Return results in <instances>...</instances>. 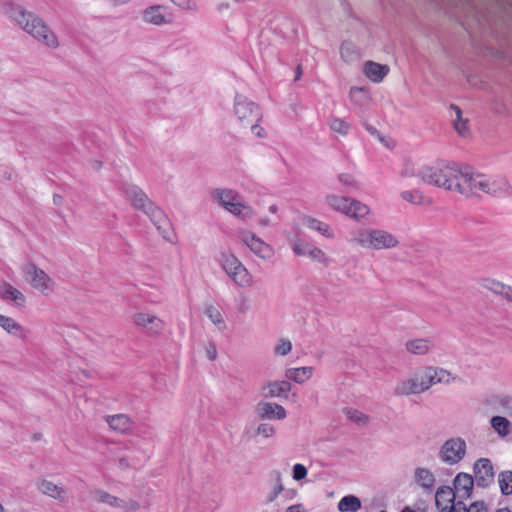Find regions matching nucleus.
<instances>
[{
  "instance_id": "nucleus-17",
  "label": "nucleus",
  "mask_w": 512,
  "mask_h": 512,
  "mask_svg": "<svg viewBox=\"0 0 512 512\" xmlns=\"http://www.w3.org/2000/svg\"><path fill=\"white\" fill-rule=\"evenodd\" d=\"M256 413L261 419L282 420L286 417V410L283 406L264 401H261L257 404Z\"/></svg>"
},
{
  "instance_id": "nucleus-40",
  "label": "nucleus",
  "mask_w": 512,
  "mask_h": 512,
  "mask_svg": "<svg viewBox=\"0 0 512 512\" xmlns=\"http://www.w3.org/2000/svg\"><path fill=\"white\" fill-rule=\"evenodd\" d=\"M340 55L343 60L352 61L357 56L354 45L348 41L343 42L340 47Z\"/></svg>"
},
{
  "instance_id": "nucleus-26",
  "label": "nucleus",
  "mask_w": 512,
  "mask_h": 512,
  "mask_svg": "<svg viewBox=\"0 0 512 512\" xmlns=\"http://www.w3.org/2000/svg\"><path fill=\"white\" fill-rule=\"evenodd\" d=\"M106 421L111 429L119 433H126L132 429V421L126 414L107 416Z\"/></svg>"
},
{
  "instance_id": "nucleus-30",
  "label": "nucleus",
  "mask_w": 512,
  "mask_h": 512,
  "mask_svg": "<svg viewBox=\"0 0 512 512\" xmlns=\"http://www.w3.org/2000/svg\"><path fill=\"white\" fill-rule=\"evenodd\" d=\"M312 367H299V368H289L285 372V376L287 379L295 381L296 383H304L312 376Z\"/></svg>"
},
{
  "instance_id": "nucleus-53",
  "label": "nucleus",
  "mask_w": 512,
  "mask_h": 512,
  "mask_svg": "<svg viewBox=\"0 0 512 512\" xmlns=\"http://www.w3.org/2000/svg\"><path fill=\"white\" fill-rule=\"evenodd\" d=\"M365 129L373 136H376L381 142H384V138L380 135L379 131L372 125L365 123Z\"/></svg>"
},
{
  "instance_id": "nucleus-56",
  "label": "nucleus",
  "mask_w": 512,
  "mask_h": 512,
  "mask_svg": "<svg viewBox=\"0 0 512 512\" xmlns=\"http://www.w3.org/2000/svg\"><path fill=\"white\" fill-rule=\"evenodd\" d=\"M286 512H304L302 504L291 505L286 509Z\"/></svg>"
},
{
  "instance_id": "nucleus-37",
  "label": "nucleus",
  "mask_w": 512,
  "mask_h": 512,
  "mask_svg": "<svg viewBox=\"0 0 512 512\" xmlns=\"http://www.w3.org/2000/svg\"><path fill=\"white\" fill-rule=\"evenodd\" d=\"M498 483L503 495L512 494V471H502L498 475Z\"/></svg>"
},
{
  "instance_id": "nucleus-6",
  "label": "nucleus",
  "mask_w": 512,
  "mask_h": 512,
  "mask_svg": "<svg viewBox=\"0 0 512 512\" xmlns=\"http://www.w3.org/2000/svg\"><path fill=\"white\" fill-rule=\"evenodd\" d=\"M326 203L332 209L342 212L354 219H361L365 217L370 211L366 204L357 200H350L344 196L328 195L326 197Z\"/></svg>"
},
{
  "instance_id": "nucleus-49",
  "label": "nucleus",
  "mask_w": 512,
  "mask_h": 512,
  "mask_svg": "<svg viewBox=\"0 0 512 512\" xmlns=\"http://www.w3.org/2000/svg\"><path fill=\"white\" fill-rule=\"evenodd\" d=\"M274 433V427L267 423H262L257 428V434L263 435L264 437H271L272 435H274Z\"/></svg>"
},
{
  "instance_id": "nucleus-28",
  "label": "nucleus",
  "mask_w": 512,
  "mask_h": 512,
  "mask_svg": "<svg viewBox=\"0 0 512 512\" xmlns=\"http://www.w3.org/2000/svg\"><path fill=\"white\" fill-rule=\"evenodd\" d=\"M303 224L311 229V230H315L317 231L319 234H321L322 236L328 238V239H331V238H334V232L333 230L331 229V227L325 223V222H322L316 218H313V217H309V216H306L303 218Z\"/></svg>"
},
{
  "instance_id": "nucleus-52",
  "label": "nucleus",
  "mask_w": 512,
  "mask_h": 512,
  "mask_svg": "<svg viewBox=\"0 0 512 512\" xmlns=\"http://www.w3.org/2000/svg\"><path fill=\"white\" fill-rule=\"evenodd\" d=\"M338 179H339L340 183H342L345 186H353V184H354V179L350 174H346V173L340 174L338 176Z\"/></svg>"
},
{
  "instance_id": "nucleus-55",
  "label": "nucleus",
  "mask_w": 512,
  "mask_h": 512,
  "mask_svg": "<svg viewBox=\"0 0 512 512\" xmlns=\"http://www.w3.org/2000/svg\"><path fill=\"white\" fill-rule=\"evenodd\" d=\"M118 467L121 469H127L130 467L129 461L126 457H120L118 459Z\"/></svg>"
},
{
  "instance_id": "nucleus-24",
  "label": "nucleus",
  "mask_w": 512,
  "mask_h": 512,
  "mask_svg": "<svg viewBox=\"0 0 512 512\" xmlns=\"http://www.w3.org/2000/svg\"><path fill=\"white\" fill-rule=\"evenodd\" d=\"M0 327L7 333L25 340L27 331L16 320L11 317L0 314Z\"/></svg>"
},
{
  "instance_id": "nucleus-7",
  "label": "nucleus",
  "mask_w": 512,
  "mask_h": 512,
  "mask_svg": "<svg viewBox=\"0 0 512 512\" xmlns=\"http://www.w3.org/2000/svg\"><path fill=\"white\" fill-rule=\"evenodd\" d=\"M22 272L31 286L43 295L47 296L53 292L54 281L43 269L37 267L34 263L29 262L23 265Z\"/></svg>"
},
{
  "instance_id": "nucleus-34",
  "label": "nucleus",
  "mask_w": 512,
  "mask_h": 512,
  "mask_svg": "<svg viewBox=\"0 0 512 512\" xmlns=\"http://www.w3.org/2000/svg\"><path fill=\"white\" fill-rule=\"evenodd\" d=\"M450 108L455 112V119L453 120L455 130L459 135L463 137L467 136L469 134L467 120L462 119L461 109L453 104L450 106Z\"/></svg>"
},
{
  "instance_id": "nucleus-19",
  "label": "nucleus",
  "mask_w": 512,
  "mask_h": 512,
  "mask_svg": "<svg viewBox=\"0 0 512 512\" xmlns=\"http://www.w3.org/2000/svg\"><path fill=\"white\" fill-rule=\"evenodd\" d=\"M427 390V386L423 385L421 375H416L413 378L399 383L395 388V395L407 396L411 394H419Z\"/></svg>"
},
{
  "instance_id": "nucleus-32",
  "label": "nucleus",
  "mask_w": 512,
  "mask_h": 512,
  "mask_svg": "<svg viewBox=\"0 0 512 512\" xmlns=\"http://www.w3.org/2000/svg\"><path fill=\"white\" fill-rule=\"evenodd\" d=\"M490 423L500 437H506L511 433L512 424L506 417L493 416Z\"/></svg>"
},
{
  "instance_id": "nucleus-13",
  "label": "nucleus",
  "mask_w": 512,
  "mask_h": 512,
  "mask_svg": "<svg viewBox=\"0 0 512 512\" xmlns=\"http://www.w3.org/2000/svg\"><path fill=\"white\" fill-rule=\"evenodd\" d=\"M292 250L296 256H308L312 260L322 263L325 266H328L330 262L323 250L302 239H296L293 242Z\"/></svg>"
},
{
  "instance_id": "nucleus-38",
  "label": "nucleus",
  "mask_w": 512,
  "mask_h": 512,
  "mask_svg": "<svg viewBox=\"0 0 512 512\" xmlns=\"http://www.w3.org/2000/svg\"><path fill=\"white\" fill-rule=\"evenodd\" d=\"M481 285L485 289H488V290L492 291L493 293L500 294V295H502L503 290H505V288L507 286V285L503 284L502 282H499L494 279H489V278L483 279Z\"/></svg>"
},
{
  "instance_id": "nucleus-43",
  "label": "nucleus",
  "mask_w": 512,
  "mask_h": 512,
  "mask_svg": "<svg viewBox=\"0 0 512 512\" xmlns=\"http://www.w3.org/2000/svg\"><path fill=\"white\" fill-rule=\"evenodd\" d=\"M292 350V343L288 339H281L274 348V353L279 356H285Z\"/></svg>"
},
{
  "instance_id": "nucleus-61",
  "label": "nucleus",
  "mask_w": 512,
  "mask_h": 512,
  "mask_svg": "<svg viewBox=\"0 0 512 512\" xmlns=\"http://www.w3.org/2000/svg\"><path fill=\"white\" fill-rule=\"evenodd\" d=\"M111 3L115 5H124L129 3L131 0H109Z\"/></svg>"
},
{
  "instance_id": "nucleus-1",
  "label": "nucleus",
  "mask_w": 512,
  "mask_h": 512,
  "mask_svg": "<svg viewBox=\"0 0 512 512\" xmlns=\"http://www.w3.org/2000/svg\"><path fill=\"white\" fill-rule=\"evenodd\" d=\"M417 176L426 184L456 191L465 196L485 193L493 197H507L512 191L506 178L473 173L468 166L457 162L423 167L418 171Z\"/></svg>"
},
{
  "instance_id": "nucleus-29",
  "label": "nucleus",
  "mask_w": 512,
  "mask_h": 512,
  "mask_svg": "<svg viewBox=\"0 0 512 512\" xmlns=\"http://www.w3.org/2000/svg\"><path fill=\"white\" fill-rule=\"evenodd\" d=\"M226 210L243 221L251 219L254 215L252 208L243 203L241 198L229 207H226Z\"/></svg>"
},
{
  "instance_id": "nucleus-21",
  "label": "nucleus",
  "mask_w": 512,
  "mask_h": 512,
  "mask_svg": "<svg viewBox=\"0 0 512 512\" xmlns=\"http://www.w3.org/2000/svg\"><path fill=\"white\" fill-rule=\"evenodd\" d=\"M363 73L372 82L379 83L389 73V67L373 61H367L364 65Z\"/></svg>"
},
{
  "instance_id": "nucleus-47",
  "label": "nucleus",
  "mask_w": 512,
  "mask_h": 512,
  "mask_svg": "<svg viewBox=\"0 0 512 512\" xmlns=\"http://www.w3.org/2000/svg\"><path fill=\"white\" fill-rule=\"evenodd\" d=\"M181 9L195 11L197 9V0H171Z\"/></svg>"
},
{
  "instance_id": "nucleus-33",
  "label": "nucleus",
  "mask_w": 512,
  "mask_h": 512,
  "mask_svg": "<svg viewBox=\"0 0 512 512\" xmlns=\"http://www.w3.org/2000/svg\"><path fill=\"white\" fill-rule=\"evenodd\" d=\"M408 352L414 355H425L430 350V341L428 339H414L406 343Z\"/></svg>"
},
{
  "instance_id": "nucleus-42",
  "label": "nucleus",
  "mask_w": 512,
  "mask_h": 512,
  "mask_svg": "<svg viewBox=\"0 0 512 512\" xmlns=\"http://www.w3.org/2000/svg\"><path fill=\"white\" fill-rule=\"evenodd\" d=\"M495 401L502 407L505 413L512 417V396L501 395L496 397Z\"/></svg>"
},
{
  "instance_id": "nucleus-58",
  "label": "nucleus",
  "mask_w": 512,
  "mask_h": 512,
  "mask_svg": "<svg viewBox=\"0 0 512 512\" xmlns=\"http://www.w3.org/2000/svg\"><path fill=\"white\" fill-rule=\"evenodd\" d=\"M296 494H297L296 490H293V489L287 490L285 492V497H286V499L291 500V499H293L296 496Z\"/></svg>"
},
{
  "instance_id": "nucleus-39",
  "label": "nucleus",
  "mask_w": 512,
  "mask_h": 512,
  "mask_svg": "<svg viewBox=\"0 0 512 512\" xmlns=\"http://www.w3.org/2000/svg\"><path fill=\"white\" fill-rule=\"evenodd\" d=\"M329 126L332 131L341 135H347L350 129V125L340 118H333Z\"/></svg>"
},
{
  "instance_id": "nucleus-8",
  "label": "nucleus",
  "mask_w": 512,
  "mask_h": 512,
  "mask_svg": "<svg viewBox=\"0 0 512 512\" xmlns=\"http://www.w3.org/2000/svg\"><path fill=\"white\" fill-rule=\"evenodd\" d=\"M467 454V444L461 437H454L446 440L440 447L438 457L448 465L460 463Z\"/></svg>"
},
{
  "instance_id": "nucleus-16",
  "label": "nucleus",
  "mask_w": 512,
  "mask_h": 512,
  "mask_svg": "<svg viewBox=\"0 0 512 512\" xmlns=\"http://www.w3.org/2000/svg\"><path fill=\"white\" fill-rule=\"evenodd\" d=\"M133 320L137 326L146 329L148 332L152 334H158L164 328L163 321L156 317L155 315L149 313H136L133 317Z\"/></svg>"
},
{
  "instance_id": "nucleus-51",
  "label": "nucleus",
  "mask_w": 512,
  "mask_h": 512,
  "mask_svg": "<svg viewBox=\"0 0 512 512\" xmlns=\"http://www.w3.org/2000/svg\"><path fill=\"white\" fill-rule=\"evenodd\" d=\"M257 123L258 122H254V123L250 124L252 133L258 138H265L266 132H265L264 128L259 126Z\"/></svg>"
},
{
  "instance_id": "nucleus-60",
  "label": "nucleus",
  "mask_w": 512,
  "mask_h": 512,
  "mask_svg": "<svg viewBox=\"0 0 512 512\" xmlns=\"http://www.w3.org/2000/svg\"><path fill=\"white\" fill-rule=\"evenodd\" d=\"M53 202L55 205H60L62 203V197L58 194H54Z\"/></svg>"
},
{
  "instance_id": "nucleus-22",
  "label": "nucleus",
  "mask_w": 512,
  "mask_h": 512,
  "mask_svg": "<svg viewBox=\"0 0 512 512\" xmlns=\"http://www.w3.org/2000/svg\"><path fill=\"white\" fill-rule=\"evenodd\" d=\"M0 298L11 300L19 307H23L26 303L25 295L7 282L0 285Z\"/></svg>"
},
{
  "instance_id": "nucleus-36",
  "label": "nucleus",
  "mask_w": 512,
  "mask_h": 512,
  "mask_svg": "<svg viewBox=\"0 0 512 512\" xmlns=\"http://www.w3.org/2000/svg\"><path fill=\"white\" fill-rule=\"evenodd\" d=\"M39 489L43 494L53 497L55 499H61V494L64 492V490L61 487L47 480H42L40 482Z\"/></svg>"
},
{
  "instance_id": "nucleus-54",
  "label": "nucleus",
  "mask_w": 512,
  "mask_h": 512,
  "mask_svg": "<svg viewBox=\"0 0 512 512\" xmlns=\"http://www.w3.org/2000/svg\"><path fill=\"white\" fill-rule=\"evenodd\" d=\"M365 93V90L364 88H359V87H352L350 89V97L352 100H355L356 99V96L358 94H364Z\"/></svg>"
},
{
  "instance_id": "nucleus-41",
  "label": "nucleus",
  "mask_w": 512,
  "mask_h": 512,
  "mask_svg": "<svg viewBox=\"0 0 512 512\" xmlns=\"http://www.w3.org/2000/svg\"><path fill=\"white\" fill-rule=\"evenodd\" d=\"M401 197L412 204H421L423 202V195L418 190L403 191Z\"/></svg>"
},
{
  "instance_id": "nucleus-23",
  "label": "nucleus",
  "mask_w": 512,
  "mask_h": 512,
  "mask_svg": "<svg viewBox=\"0 0 512 512\" xmlns=\"http://www.w3.org/2000/svg\"><path fill=\"white\" fill-rule=\"evenodd\" d=\"M450 374L443 370V369H440L439 371L433 369V368H427L423 374H421V378H422V381H423V385L427 386V390L434 384L436 383H440V382H446V383H449L450 382Z\"/></svg>"
},
{
  "instance_id": "nucleus-18",
  "label": "nucleus",
  "mask_w": 512,
  "mask_h": 512,
  "mask_svg": "<svg viewBox=\"0 0 512 512\" xmlns=\"http://www.w3.org/2000/svg\"><path fill=\"white\" fill-rule=\"evenodd\" d=\"M458 498L452 487L443 485L438 487L435 493V505L440 512H447L449 506L454 505Z\"/></svg>"
},
{
  "instance_id": "nucleus-57",
  "label": "nucleus",
  "mask_w": 512,
  "mask_h": 512,
  "mask_svg": "<svg viewBox=\"0 0 512 512\" xmlns=\"http://www.w3.org/2000/svg\"><path fill=\"white\" fill-rule=\"evenodd\" d=\"M502 296H504L508 301L512 302V287L507 285L505 290H503Z\"/></svg>"
},
{
  "instance_id": "nucleus-14",
  "label": "nucleus",
  "mask_w": 512,
  "mask_h": 512,
  "mask_svg": "<svg viewBox=\"0 0 512 512\" xmlns=\"http://www.w3.org/2000/svg\"><path fill=\"white\" fill-rule=\"evenodd\" d=\"M168 7L163 5H152L144 9L141 13L142 20L146 24L162 26L171 23V15L168 14Z\"/></svg>"
},
{
  "instance_id": "nucleus-63",
  "label": "nucleus",
  "mask_w": 512,
  "mask_h": 512,
  "mask_svg": "<svg viewBox=\"0 0 512 512\" xmlns=\"http://www.w3.org/2000/svg\"><path fill=\"white\" fill-rule=\"evenodd\" d=\"M278 211L277 205L273 204L269 207V212L276 213Z\"/></svg>"
},
{
  "instance_id": "nucleus-35",
  "label": "nucleus",
  "mask_w": 512,
  "mask_h": 512,
  "mask_svg": "<svg viewBox=\"0 0 512 512\" xmlns=\"http://www.w3.org/2000/svg\"><path fill=\"white\" fill-rule=\"evenodd\" d=\"M205 314L211 320V322L218 328V330L223 331L226 328L225 321L218 308H216L213 305H209L205 309Z\"/></svg>"
},
{
  "instance_id": "nucleus-48",
  "label": "nucleus",
  "mask_w": 512,
  "mask_h": 512,
  "mask_svg": "<svg viewBox=\"0 0 512 512\" xmlns=\"http://www.w3.org/2000/svg\"><path fill=\"white\" fill-rule=\"evenodd\" d=\"M307 475V469L302 464H295L293 466V478L297 481L304 479Z\"/></svg>"
},
{
  "instance_id": "nucleus-64",
  "label": "nucleus",
  "mask_w": 512,
  "mask_h": 512,
  "mask_svg": "<svg viewBox=\"0 0 512 512\" xmlns=\"http://www.w3.org/2000/svg\"><path fill=\"white\" fill-rule=\"evenodd\" d=\"M401 512H416V511L407 506V507H404Z\"/></svg>"
},
{
  "instance_id": "nucleus-50",
  "label": "nucleus",
  "mask_w": 512,
  "mask_h": 512,
  "mask_svg": "<svg viewBox=\"0 0 512 512\" xmlns=\"http://www.w3.org/2000/svg\"><path fill=\"white\" fill-rule=\"evenodd\" d=\"M206 356L210 361H214L217 358V348L213 342H209L205 347Z\"/></svg>"
},
{
  "instance_id": "nucleus-12",
  "label": "nucleus",
  "mask_w": 512,
  "mask_h": 512,
  "mask_svg": "<svg viewBox=\"0 0 512 512\" xmlns=\"http://www.w3.org/2000/svg\"><path fill=\"white\" fill-rule=\"evenodd\" d=\"M473 478L478 487L487 488L494 483L495 471L488 458H479L473 465Z\"/></svg>"
},
{
  "instance_id": "nucleus-9",
  "label": "nucleus",
  "mask_w": 512,
  "mask_h": 512,
  "mask_svg": "<svg viewBox=\"0 0 512 512\" xmlns=\"http://www.w3.org/2000/svg\"><path fill=\"white\" fill-rule=\"evenodd\" d=\"M234 113L239 122L244 126H248L254 122H259L262 118L260 107L241 94H237L235 96Z\"/></svg>"
},
{
  "instance_id": "nucleus-20",
  "label": "nucleus",
  "mask_w": 512,
  "mask_h": 512,
  "mask_svg": "<svg viewBox=\"0 0 512 512\" xmlns=\"http://www.w3.org/2000/svg\"><path fill=\"white\" fill-rule=\"evenodd\" d=\"M291 384L288 381H272L266 383L262 387V395L265 398H273V397H284L287 398L288 392L291 390Z\"/></svg>"
},
{
  "instance_id": "nucleus-10",
  "label": "nucleus",
  "mask_w": 512,
  "mask_h": 512,
  "mask_svg": "<svg viewBox=\"0 0 512 512\" xmlns=\"http://www.w3.org/2000/svg\"><path fill=\"white\" fill-rule=\"evenodd\" d=\"M241 243L247 246L255 255L262 259H269L273 255L272 247L261 238L248 230H240L237 233Z\"/></svg>"
},
{
  "instance_id": "nucleus-5",
  "label": "nucleus",
  "mask_w": 512,
  "mask_h": 512,
  "mask_svg": "<svg viewBox=\"0 0 512 512\" xmlns=\"http://www.w3.org/2000/svg\"><path fill=\"white\" fill-rule=\"evenodd\" d=\"M219 263L236 285L243 288L252 285V275L234 254L222 252Z\"/></svg>"
},
{
  "instance_id": "nucleus-15",
  "label": "nucleus",
  "mask_w": 512,
  "mask_h": 512,
  "mask_svg": "<svg viewBox=\"0 0 512 512\" xmlns=\"http://www.w3.org/2000/svg\"><path fill=\"white\" fill-rule=\"evenodd\" d=\"M474 478L471 474L460 472L453 480V490L458 500L467 499L472 496Z\"/></svg>"
},
{
  "instance_id": "nucleus-3",
  "label": "nucleus",
  "mask_w": 512,
  "mask_h": 512,
  "mask_svg": "<svg viewBox=\"0 0 512 512\" xmlns=\"http://www.w3.org/2000/svg\"><path fill=\"white\" fill-rule=\"evenodd\" d=\"M125 194L131 200L134 208L143 211L150 218L163 238L170 240V222L164 211L156 206L146 193L137 186H128Z\"/></svg>"
},
{
  "instance_id": "nucleus-11",
  "label": "nucleus",
  "mask_w": 512,
  "mask_h": 512,
  "mask_svg": "<svg viewBox=\"0 0 512 512\" xmlns=\"http://www.w3.org/2000/svg\"><path fill=\"white\" fill-rule=\"evenodd\" d=\"M95 500L106 504L122 512H134L140 508V504L131 498H119L104 490H97L94 494Z\"/></svg>"
},
{
  "instance_id": "nucleus-62",
  "label": "nucleus",
  "mask_w": 512,
  "mask_h": 512,
  "mask_svg": "<svg viewBox=\"0 0 512 512\" xmlns=\"http://www.w3.org/2000/svg\"><path fill=\"white\" fill-rule=\"evenodd\" d=\"M301 74H302L301 67H300V66H298V67H297V71H296V76H295V79H294V80H295V81H298V80L300 79V77H301Z\"/></svg>"
},
{
  "instance_id": "nucleus-46",
  "label": "nucleus",
  "mask_w": 512,
  "mask_h": 512,
  "mask_svg": "<svg viewBox=\"0 0 512 512\" xmlns=\"http://www.w3.org/2000/svg\"><path fill=\"white\" fill-rule=\"evenodd\" d=\"M466 512H489L487 504L480 500L474 501L470 503L468 506L466 505Z\"/></svg>"
},
{
  "instance_id": "nucleus-31",
  "label": "nucleus",
  "mask_w": 512,
  "mask_h": 512,
  "mask_svg": "<svg viewBox=\"0 0 512 512\" xmlns=\"http://www.w3.org/2000/svg\"><path fill=\"white\" fill-rule=\"evenodd\" d=\"M337 508L340 512H357L361 508V500L355 495H346L340 499Z\"/></svg>"
},
{
  "instance_id": "nucleus-44",
  "label": "nucleus",
  "mask_w": 512,
  "mask_h": 512,
  "mask_svg": "<svg viewBox=\"0 0 512 512\" xmlns=\"http://www.w3.org/2000/svg\"><path fill=\"white\" fill-rule=\"evenodd\" d=\"M284 488L281 483V475L277 473L276 475V485L273 488V490L270 492V494L267 496L268 502H273L282 492Z\"/></svg>"
},
{
  "instance_id": "nucleus-45",
  "label": "nucleus",
  "mask_w": 512,
  "mask_h": 512,
  "mask_svg": "<svg viewBox=\"0 0 512 512\" xmlns=\"http://www.w3.org/2000/svg\"><path fill=\"white\" fill-rule=\"evenodd\" d=\"M347 416L357 424H365L368 421V416L358 410H348Z\"/></svg>"
},
{
  "instance_id": "nucleus-4",
  "label": "nucleus",
  "mask_w": 512,
  "mask_h": 512,
  "mask_svg": "<svg viewBox=\"0 0 512 512\" xmlns=\"http://www.w3.org/2000/svg\"><path fill=\"white\" fill-rule=\"evenodd\" d=\"M350 242L375 250L391 249L399 244L395 235L382 229H359L351 234Z\"/></svg>"
},
{
  "instance_id": "nucleus-59",
  "label": "nucleus",
  "mask_w": 512,
  "mask_h": 512,
  "mask_svg": "<svg viewBox=\"0 0 512 512\" xmlns=\"http://www.w3.org/2000/svg\"><path fill=\"white\" fill-rule=\"evenodd\" d=\"M259 224L263 227L272 225V222L269 218L265 217L259 220Z\"/></svg>"
},
{
  "instance_id": "nucleus-27",
  "label": "nucleus",
  "mask_w": 512,
  "mask_h": 512,
  "mask_svg": "<svg viewBox=\"0 0 512 512\" xmlns=\"http://www.w3.org/2000/svg\"><path fill=\"white\" fill-rule=\"evenodd\" d=\"M212 196L224 209L241 198L238 192L233 189H215Z\"/></svg>"
},
{
  "instance_id": "nucleus-25",
  "label": "nucleus",
  "mask_w": 512,
  "mask_h": 512,
  "mask_svg": "<svg viewBox=\"0 0 512 512\" xmlns=\"http://www.w3.org/2000/svg\"><path fill=\"white\" fill-rule=\"evenodd\" d=\"M415 481L425 491L432 492L436 483L434 474L427 468H416L415 469Z\"/></svg>"
},
{
  "instance_id": "nucleus-2",
  "label": "nucleus",
  "mask_w": 512,
  "mask_h": 512,
  "mask_svg": "<svg viewBox=\"0 0 512 512\" xmlns=\"http://www.w3.org/2000/svg\"><path fill=\"white\" fill-rule=\"evenodd\" d=\"M8 16L20 26L26 33L38 42L55 49L59 46L58 39L53 31L46 25L42 18L27 11L19 5H12L7 10Z\"/></svg>"
}]
</instances>
